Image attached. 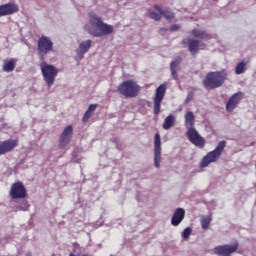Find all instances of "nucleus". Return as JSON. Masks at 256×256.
<instances>
[{
  "mask_svg": "<svg viewBox=\"0 0 256 256\" xmlns=\"http://www.w3.org/2000/svg\"><path fill=\"white\" fill-rule=\"evenodd\" d=\"M88 15L90 24H86L84 30L90 35H93V37H105L115 31L113 25L104 23L101 17L97 16L95 12H90Z\"/></svg>",
  "mask_w": 256,
  "mask_h": 256,
  "instance_id": "obj_1",
  "label": "nucleus"
},
{
  "mask_svg": "<svg viewBox=\"0 0 256 256\" xmlns=\"http://www.w3.org/2000/svg\"><path fill=\"white\" fill-rule=\"evenodd\" d=\"M185 125L187 127V137L192 145L199 149L205 148V138L199 135L197 129H195V114L193 112H187L185 115Z\"/></svg>",
  "mask_w": 256,
  "mask_h": 256,
  "instance_id": "obj_2",
  "label": "nucleus"
},
{
  "mask_svg": "<svg viewBox=\"0 0 256 256\" xmlns=\"http://www.w3.org/2000/svg\"><path fill=\"white\" fill-rule=\"evenodd\" d=\"M227 81V72L225 70L208 72L202 83L205 89H219Z\"/></svg>",
  "mask_w": 256,
  "mask_h": 256,
  "instance_id": "obj_3",
  "label": "nucleus"
},
{
  "mask_svg": "<svg viewBox=\"0 0 256 256\" xmlns=\"http://www.w3.org/2000/svg\"><path fill=\"white\" fill-rule=\"evenodd\" d=\"M225 147H227V142L225 140L220 141L214 150L208 152L206 156L203 157L201 167H209L211 163H217V160L221 159Z\"/></svg>",
  "mask_w": 256,
  "mask_h": 256,
  "instance_id": "obj_4",
  "label": "nucleus"
},
{
  "mask_svg": "<svg viewBox=\"0 0 256 256\" xmlns=\"http://www.w3.org/2000/svg\"><path fill=\"white\" fill-rule=\"evenodd\" d=\"M117 91L120 95H123L127 99L134 98L139 95V91H141V87L137 85V82L133 80L123 81L118 87Z\"/></svg>",
  "mask_w": 256,
  "mask_h": 256,
  "instance_id": "obj_5",
  "label": "nucleus"
},
{
  "mask_svg": "<svg viewBox=\"0 0 256 256\" xmlns=\"http://www.w3.org/2000/svg\"><path fill=\"white\" fill-rule=\"evenodd\" d=\"M40 69L42 71L45 83L48 85V87H52L53 83H55V77H57L59 70H57L55 66L47 64V62H42L40 64Z\"/></svg>",
  "mask_w": 256,
  "mask_h": 256,
  "instance_id": "obj_6",
  "label": "nucleus"
},
{
  "mask_svg": "<svg viewBox=\"0 0 256 256\" xmlns=\"http://www.w3.org/2000/svg\"><path fill=\"white\" fill-rule=\"evenodd\" d=\"M38 57L41 61L45 60L47 53L53 51V41L47 36H41L37 42Z\"/></svg>",
  "mask_w": 256,
  "mask_h": 256,
  "instance_id": "obj_7",
  "label": "nucleus"
},
{
  "mask_svg": "<svg viewBox=\"0 0 256 256\" xmlns=\"http://www.w3.org/2000/svg\"><path fill=\"white\" fill-rule=\"evenodd\" d=\"M167 91V84H160L155 91L153 102H154V115H159L161 113V103L165 99V93Z\"/></svg>",
  "mask_w": 256,
  "mask_h": 256,
  "instance_id": "obj_8",
  "label": "nucleus"
},
{
  "mask_svg": "<svg viewBox=\"0 0 256 256\" xmlns=\"http://www.w3.org/2000/svg\"><path fill=\"white\" fill-rule=\"evenodd\" d=\"M239 249V242H234L232 245H220L213 248L214 255L231 256Z\"/></svg>",
  "mask_w": 256,
  "mask_h": 256,
  "instance_id": "obj_9",
  "label": "nucleus"
},
{
  "mask_svg": "<svg viewBox=\"0 0 256 256\" xmlns=\"http://www.w3.org/2000/svg\"><path fill=\"white\" fill-rule=\"evenodd\" d=\"M10 197L12 199H25L27 197V189L23 182H15L10 188Z\"/></svg>",
  "mask_w": 256,
  "mask_h": 256,
  "instance_id": "obj_10",
  "label": "nucleus"
},
{
  "mask_svg": "<svg viewBox=\"0 0 256 256\" xmlns=\"http://www.w3.org/2000/svg\"><path fill=\"white\" fill-rule=\"evenodd\" d=\"M154 165L156 169L161 167V134L159 132L154 136Z\"/></svg>",
  "mask_w": 256,
  "mask_h": 256,
  "instance_id": "obj_11",
  "label": "nucleus"
},
{
  "mask_svg": "<svg viewBox=\"0 0 256 256\" xmlns=\"http://www.w3.org/2000/svg\"><path fill=\"white\" fill-rule=\"evenodd\" d=\"M245 94L243 92H237L233 94L228 102L226 103V111L227 113H233L235 109H237L239 103H241V100L244 99Z\"/></svg>",
  "mask_w": 256,
  "mask_h": 256,
  "instance_id": "obj_12",
  "label": "nucleus"
},
{
  "mask_svg": "<svg viewBox=\"0 0 256 256\" xmlns=\"http://www.w3.org/2000/svg\"><path fill=\"white\" fill-rule=\"evenodd\" d=\"M19 145V140L9 139L0 142V157L1 155H7V153H11L15 147Z\"/></svg>",
  "mask_w": 256,
  "mask_h": 256,
  "instance_id": "obj_13",
  "label": "nucleus"
},
{
  "mask_svg": "<svg viewBox=\"0 0 256 256\" xmlns=\"http://www.w3.org/2000/svg\"><path fill=\"white\" fill-rule=\"evenodd\" d=\"M19 13V5L10 2L0 5V17H7V15H13Z\"/></svg>",
  "mask_w": 256,
  "mask_h": 256,
  "instance_id": "obj_14",
  "label": "nucleus"
},
{
  "mask_svg": "<svg viewBox=\"0 0 256 256\" xmlns=\"http://www.w3.org/2000/svg\"><path fill=\"white\" fill-rule=\"evenodd\" d=\"M189 47V51L191 55L195 57L196 54L199 53V49H205V43L201 42L200 40L191 39L189 41L183 40V45H187Z\"/></svg>",
  "mask_w": 256,
  "mask_h": 256,
  "instance_id": "obj_15",
  "label": "nucleus"
},
{
  "mask_svg": "<svg viewBox=\"0 0 256 256\" xmlns=\"http://www.w3.org/2000/svg\"><path fill=\"white\" fill-rule=\"evenodd\" d=\"M72 135H73V126L68 125L61 133L60 141H59L60 147L62 148L67 147L69 145V141H71Z\"/></svg>",
  "mask_w": 256,
  "mask_h": 256,
  "instance_id": "obj_16",
  "label": "nucleus"
},
{
  "mask_svg": "<svg viewBox=\"0 0 256 256\" xmlns=\"http://www.w3.org/2000/svg\"><path fill=\"white\" fill-rule=\"evenodd\" d=\"M91 40L82 41L79 45V48L76 52L75 60L81 61L87 51L91 49Z\"/></svg>",
  "mask_w": 256,
  "mask_h": 256,
  "instance_id": "obj_17",
  "label": "nucleus"
},
{
  "mask_svg": "<svg viewBox=\"0 0 256 256\" xmlns=\"http://www.w3.org/2000/svg\"><path fill=\"white\" fill-rule=\"evenodd\" d=\"M183 219H185V209L177 208L172 215L171 225H173V227H178V225H181Z\"/></svg>",
  "mask_w": 256,
  "mask_h": 256,
  "instance_id": "obj_18",
  "label": "nucleus"
},
{
  "mask_svg": "<svg viewBox=\"0 0 256 256\" xmlns=\"http://www.w3.org/2000/svg\"><path fill=\"white\" fill-rule=\"evenodd\" d=\"M191 35H192L195 39H204V40L212 39L211 34L207 33L206 30L199 29V28H194V29H192Z\"/></svg>",
  "mask_w": 256,
  "mask_h": 256,
  "instance_id": "obj_19",
  "label": "nucleus"
},
{
  "mask_svg": "<svg viewBox=\"0 0 256 256\" xmlns=\"http://www.w3.org/2000/svg\"><path fill=\"white\" fill-rule=\"evenodd\" d=\"M17 64V60L15 59H6L3 62L2 69L5 71V73H11L12 71H15V65Z\"/></svg>",
  "mask_w": 256,
  "mask_h": 256,
  "instance_id": "obj_20",
  "label": "nucleus"
},
{
  "mask_svg": "<svg viewBox=\"0 0 256 256\" xmlns=\"http://www.w3.org/2000/svg\"><path fill=\"white\" fill-rule=\"evenodd\" d=\"M179 63H181V57H177L175 61L170 64L171 75L175 81L179 79V75L177 74V67H179Z\"/></svg>",
  "mask_w": 256,
  "mask_h": 256,
  "instance_id": "obj_21",
  "label": "nucleus"
},
{
  "mask_svg": "<svg viewBox=\"0 0 256 256\" xmlns=\"http://www.w3.org/2000/svg\"><path fill=\"white\" fill-rule=\"evenodd\" d=\"M99 107V104H90L86 112L84 113V116L82 118L83 123H87L89 119H91V115L95 113V110Z\"/></svg>",
  "mask_w": 256,
  "mask_h": 256,
  "instance_id": "obj_22",
  "label": "nucleus"
},
{
  "mask_svg": "<svg viewBox=\"0 0 256 256\" xmlns=\"http://www.w3.org/2000/svg\"><path fill=\"white\" fill-rule=\"evenodd\" d=\"M154 9H155V11L160 13V15L165 17V19L169 20V19H173V17H175V14H173V12H171L170 10H163V8H161V6H159V5H155Z\"/></svg>",
  "mask_w": 256,
  "mask_h": 256,
  "instance_id": "obj_23",
  "label": "nucleus"
},
{
  "mask_svg": "<svg viewBox=\"0 0 256 256\" xmlns=\"http://www.w3.org/2000/svg\"><path fill=\"white\" fill-rule=\"evenodd\" d=\"M175 125V116L169 115L168 117L165 118L164 123H163V129L166 131L171 129Z\"/></svg>",
  "mask_w": 256,
  "mask_h": 256,
  "instance_id": "obj_24",
  "label": "nucleus"
},
{
  "mask_svg": "<svg viewBox=\"0 0 256 256\" xmlns=\"http://www.w3.org/2000/svg\"><path fill=\"white\" fill-rule=\"evenodd\" d=\"M247 69V63L240 62L235 69L236 75H241L242 73H245V70Z\"/></svg>",
  "mask_w": 256,
  "mask_h": 256,
  "instance_id": "obj_25",
  "label": "nucleus"
},
{
  "mask_svg": "<svg viewBox=\"0 0 256 256\" xmlns=\"http://www.w3.org/2000/svg\"><path fill=\"white\" fill-rule=\"evenodd\" d=\"M202 229H209V225H211V217L205 216L201 219Z\"/></svg>",
  "mask_w": 256,
  "mask_h": 256,
  "instance_id": "obj_26",
  "label": "nucleus"
},
{
  "mask_svg": "<svg viewBox=\"0 0 256 256\" xmlns=\"http://www.w3.org/2000/svg\"><path fill=\"white\" fill-rule=\"evenodd\" d=\"M191 233H193V230L191 229V227H187L183 232H182V237L185 241H187V239H189V237L191 236Z\"/></svg>",
  "mask_w": 256,
  "mask_h": 256,
  "instance_id": "obj_27",
  "label": "nucleus"
},
{
  "mask_svg": "<svg viewBox=\"0 0 256 256\" xmlns=\"http://www.w3.org/2000/svg\"><path fill=\"white\" fill-rule=\"evenodd\" d=\"M162 14L157 12H150V19H154V21H161Z\"/></svg>",
  "mask_w": 256,
  "mask_h": 256,
  "instance_id": "obj_28",
  "label": "nucleus"
},
{
  "mask_svg": "<svg viewBox=\"0 0 256 256\" xmlns=\"http://www.w3.org/2000/svg\"><path fill=\"white\" fill-rule=\"evenodd\" d=\"M194 94L193 92L188 93L186 97V103H190V101H193Z\"/></svg>",
  "mask_w": 256,
  "mask_h": 256,
  "instance_id": "obj_29",
  "label": "nucleus"
},
{
  "mask_svg": "<svg viewBox=\"0 0 256 256\" xmlns=\"http://www.w3.org/2000/svg\"><path fill=\"white\" fill-rule=\"evenodd\" d=\"M170 31H179V25L174 24L170 27Z\"/></svg>",
  "mask_w": 256,
  "mask_h": 256,
  "instance_id": "obj_30",
  "label": "nucleus"
},
{
  "mask_svg": "<svg viewBox=\"0 0 256 256\" xmlns=\"http://www.w3.org/2000/svg\"><path fill=\"white\" fill-rule=\"evenodd\" d=\"M113 143H117V138H114V139H113Z\"/></svg>",
  "mask_w": 256,
  "mask_h": 256,
  "instance_id": "obj_31",
  "label": "nucleus"
},
{
  "mask_svg": "<svg viewBox=\"0 0 256 256\" xmlns=\"http://www.w3.org/2000/svg\"><path fill=\"white\" fill-rule=\"evenodd\" d=\"M161 31H165V32H167V29H165V28H162V29H161Z\"/></svg>",
  "mask_w": 256,
  "mask_h": 256,
  "instance_id": "obj_32",
  "label": "nucleus"
}]
</instances>
